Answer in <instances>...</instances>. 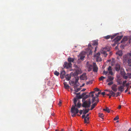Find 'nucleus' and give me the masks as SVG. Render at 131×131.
I'll use <instances>...</instances> for the list:
<instances>
[{
    "instance_id": "f257e3e1",
    "label": "nucleus",
    "mask_w": 131,
    "mask_h": 131,
    "mask_svg": "<svg viewBox=\"0 0 131 131\" xmlns=\"http://www.w3.org/2000/svg\"><path fill=\"white\" fill-rule=\"evenodd\" d=\"M131 53H128L123 57V61L124 64H127L128 65L131 67Z\"/></svg>"
},
{
    "instance_id": "f03ea898",
    "label": "nucleus",
    "mask_w": 131,
    "mask_h": 131,
    "mask_svg": "<svg viewBox=\"0 0 131 131\" xmlns=\"http://www.w3.org/2000/svg\"><path fill=\"white\" fill-rule=\"evenodd\" d=\"M82 104V106L83 107L88 108L90 107L91 102L90 99H89L84 101L83 102Z\"/></svg>"
},
{
    "instance_id": "7ed1b4c3",
    "label": "nucleus",
    "mask_w": 131,
    "mask_h": 131,
    "mask_svg": "<svg viewBox=\"0 0 131 131\" xmlns=\"http://www.w3.org/2000/svg\"><path fill=\"white\" fill-rule=\"evenodd\" d=\"M79 112V110L77 108H75L73 106V107L71 108V112L72 114V117L74 116L75 115Z\"/></svg>"
},
{
    "instance_id": "20e7f679",
    "label": "nucleus",
    "mask_w": 131,
    "mask_h": 131,
    "mask_svg": "<svg viewBox=\"0 0 131 131\" xmlns=\"http://www.w3.org/2000/svg\"><path fill=\"white\" fill-rule=\"evenodd\" d=\"M100 53L99 52L94 55V57L96 58L97 62H100L102 61V59L100 56Z\"/></svg>"
},
{
    "instance_id": "39448f33",
    "label": "nucleus",
    "mask_w": 131,
    "mask_h": 131,
    "mask_svg": "<svg viewBox=\"0 0 131 131\" xmlns=\"http://www.w3.org/2000/svg\"><path fill=\"white\" fill-rule=\"evenodd\" d=\"M64 68H69L71 67L72 64L71 62L68 63L67 62H64L63 65Z\"/></svg>"
},
{
    "instance_id": "423d86ee",
    "label": "nucleus",
    "mask_w": 131,
    "mask_h": 131,
    "mask_svg": "<svg viewBox=\"0 0 131 131\" xmlns=\"http://www.w3.org/2000/svg\"><path fill=\"white\" fill-rule=\"evenodd\" d=\"M122 36H118L113 40V41L115 44L117 43L118 41H119L122 38Z\"/></svg>"
},
{
    "instance_id": "0eeeda50",
    "label": "nucleus",
    "mask_w": 131,
    "mask_h": 131,
    "mask_svg": "<svg viewBox=\"0 0 131 131\" xmlns=\"http://www.w3.org/2000/svg\"><path fill=\"white\" fill-rule=\"evenodd\" d=\"M93 71L95 72H97L98 70V68L96 63L95 62L93 63Z\"/></svg>"
},
{
    "instance_id": "6e6552de",
    "label": "nucleus",
    "mask_w": 131,
    "mask_h": 131,
    "mask_svg": "<svg viewBox=\"0 0 131 131\" xmlns=\"http://www.w3.org/2000/svg\"><path fill=\"white\" fill-rule=\"evenodd\" d=\"M80 79L81 80H86L87 79V78L86 76L85 73H84L81 75L80 77Z\"/></svg>"
},
{
    "instance_id": "1a4fd4ad",
    "label": "nucleus",
    "mask_w": 131,
    "mask_h": 131,
    "mask_svg": "<svg viewBox=\"0 0 131 131\" xmlns=\"http://www.w3.org/2000/svg\"><path fill=\"white\" fill-rule=\"evenodd\" d=\"M112 90L114 92H116L117 91V85L115 84H113L111 87Z\"/></svg>"
},
{
    "instance_id": "9d476101",
    "label": "nucleus",
    "mask_w": 131,
    "mask_h": 131,
    "mask_svg": "<svg viewBox=\"0 0 131 131\" xmlns=\"http://www.w3.org/2000/svg\"><path fill=\"white\" fill-rule=\"evenodd\" d=\"M65 74V71L64 70L62 71L61 72L60 74V76L61 78L63 79L64 78V77L66 76Z\"/></svg>"
},
{
    "instance_id": "9b49d317",
    "label": "nucleus",
    "mask_w": 131,
    "mask_h": 131,
    "mask_svg": "<svg viewBox=\"0 0 131 131\" xmlns=\"http://www.w3.org/2000/svg\"><path fill=\"white\" fill-rule=\"evenodd\" d=\"M85 56H84V54H83L82 53H80L79 54V56H78L79 59L82 60H83L84 58H85Z\"/></svg>"
},
{
    "instance_id": "f8f14e48",
    "label": "nucleus",
    "mask_w": 131,
    "mask_h": 131,
    "mask_svg": "<svg viewBox=\"0 0 131 131\" xmlns=\"http://www.w3.org/2000/svg\"><path fill=\"white\" fill-rule=\"evenodd\" d=\"M115 69L116 71H119L120 69V65L118 63H116L115 65Z\"/></svg>"
},
{
    "instance_id": "ddd939ff",
    "label": "nucleus",
    "mask_w": 131,
    "mask_h": 131,
    "mask_svg": "<svg viewBox=\"0 0 131 131\" xmlns=\"http://www.w3.org/2000/svg\"><path fill=\"white\" fill-rule=\"evenodd\" d=\"M114 77L111 76H108L106 81L107 82H109L111 81H112L114 79Z\"/></svg>"
},
{
    "instance_id": "4468645a",
    "label": "nucleus",
    "mask_w": 131,
    "mask_h": 131,
    "mask_svg": "<svg viewBox=\"0 0 131 131\" xmlns=\"http://www.w3.org/2000/svg\"><path fill=\"white\" fill-rule=\"evenodd\" d=\"M77 98H74L73 100V102L74 104V105H72V106L71 108H72L73 107V106L75 108V107L77 106Z\"/></svg>"
},
{
    "instance_id": "2eb2a0df",
    "label": "nucleus",
    "mask_w": 131,
    "mask_h": 131,
    "mask_svg": "<svg viewBox=\"0 0 131 131\" xmlns=\"http://www.w3.org/2000/svg\"><path fill=\"white\" fill-rule=\"evenodd\" d=\"M123 86H120L118 87V90L121 92H122L124 90Z\"/></svg>"
},
{
    "instance_id": "dca6fc26",
    "label": "nucleus",
    "mask_w": 131,
    "mask_h": 131,
    "mask_svg": "<svg viewBox=\"0 0 131 131\" xmlns=\"http://www.w3.org/2000/svg\"><path fill=\"white\" fill-rule=\"evenodd\" d=\"M116 54L119 55V56H122V51L121 50H119L116 53Z\"/></svg>"
},
{
    "instance_id": "f3484780",
    "label": "nucleus",
    "mask_w": 131,
    "mask_h": 131,
    "mask_svg": "<svg viewBox=\"0 0 131 131\" xmlns=\"http://www.w3.org/2000/svg\"><path fill=\"white\" fill-rule=\"evenodd\" d=\"M65 78L66 79L67 81H69L71 78V76L69 74H67L65 76Z\"/></svg>"
},
{
    "instance_id": "a211bd4d",
    "label": "nucleus",
    "mask_w": 131,
    "mask_h": 131,
    "mask_svg": "<svg viewBox=\"0 0 131 131\" xmlns=\"http://www.w3.org/2000/svg\"><path fill=\"white\" fill-rule=\"evenodd\" d=\"M63 85L64 88L66 89H68L69 88V85L67 84V83L66 82H64L63 83Z\"/></svg>"
},
{
    "instance_id": "6ab92c4d",
    "label": "nucleus",
    "mask_w": 131,
    "mask_h": 131,
    "mask_svg": "<svg viewBox=\"0 0 131 131\" xmlns=\"http://www.w3.org/2000/svg\"><path fill=\"white\" fill-rule=\"evenodd\" d=\"M93 43L92 44V46H94L97 45L98 44V40H95L93 41Z\"/></svg>"
},
{
    "instance_id": "aec40b11",
    "label": "nucleus",
    "mask_w": 131,
    "mask_h": 131,
    "mask_svg": "<svg viewBox=\"0 0 131 131\" xmlns=\"http://www.w3.org/2000/svg\"><path fill=\"white\" fill-rule=\"evenodd\" d=\"M90 95L89 94V95H86L83 97V99L82 100V102H83V101H84L85 100L88 98V97H90Z\"/></svg>"
},
{
    "instance_id": "412c9836",
    "label": "nucleus",
    "mask_w": 131,
    "mask_h": 131,
    "mask_svg": "<svg viewBox=\"0 0 131 131\" xmlns=\"http://www.w3.org/2000/svg\"><path fill=\"white\" fill-rule=\"evenodd\" d=\"M74 60V58H69L68 59V61L69 62L71 63V62H73Z\"/></svg>"
},
{
    "instance_id": "4be33fe9",
    "label": "nucleus",
    "mask_w": 131,
    "mask_h": 131,
    "mask_svg": "<svg viewBox=\"0 0 131 131\" xmlns=\"http://www.w3.org/2000/svg\"><path fill=\"white\" fill-rule=\"evenodd\" d=\"M89 120V117H85L84 119V122L85 123H87V124H88L89 123V122H88L87 121H88Z\"/></svg>"
},
{
    "instance_id": "5701e85b",
    "label": "nucleus",
    "mask_w": 131,
    "mask_h": 131,
    "mask_svg": "<svg viewBox=\"0 0 131 131\" xmlns=\"http://www.w3.org/2000/svg\"><path fill=\"white\" fill-rule=\"evenodd\" d=\"M128 39L127 37H124V38L122 39V41H121V43H122L123 42H124L125 41H127Z\"/></svg>"
},
{
    "instance_id": "b1692460",
    "label": "nucleus",
    "mask_w": 131,
    "mask_h": 131,
    "mask_svg": "<svg viewBox=\"0 0 131 131\" xmlns=\"http://www.w3.org/2000/svg\"><path fill=\"white\" fill-rule=\"evenodd\" d=\"M105 91H108L109 92L110 94H111L112 95L114 94V92H113L112 90H110L108 89H106L104 90Z\"/></svg>"
},
{
    "instance_id": "393cba45",
    "label": "nucleus",
    "mask_w": 131,
    "mask_h": 131,
    "mask_svg": "<svg viewBox=\"0 0 131 131\" xmlns=\"http://www.w3.org/2000/svg\"><path fill=\"white\" fill-rule=\"evenodd\" d=\"M69 84L72 85L73 86L75 85V82L74 81H69Z\"/></svg>"
},
{
    "instance_id": "a878e982",
    "label": "nucleus",
    "mask_w": 131,
    "mask_h": 131,
    "mask_svg": "<svg viewBox=\"0 0 131 131\" xmlns=\"http://www.w3.org/2000/svg\"><path fill=\"white\" fill-rule=\"evenodd\" d=\"M103 110L106 111L108 113H109L110 112V109L107 107H106L105 108L103 109Z\"/></svg>"
},
{
    "instance_id": "bb28decb",
    "label": "nucleus",
    "mask_w": 131,
    "mask_h": 131,
    "mask_svg": "<svg viewBox=\"0 0 131 131\" xmlns=\"http://www.w3.org/2000/svg\"><path fill=\"white\" fill-rule=\"evenodd\" d=\"M90 110V109H85L84 110V111L83 112V114H86L89 112Z\"/></svg>"
},
{
    "instance_id": "cd10ccee",
    "label": "nucleus",
    "mask_w": 131,
    "mask_h": 131,
    "mask_svg": "<svg viewBox=\"0 0 131 131\" xmlns=\"http://www.w3.org/2000/svg\"><path fill=\"white\" fill-rule=\"evenodd\" d=\"M75 84H77V83L78 82L79 79V78L78 77V76H76L75 78Z\"/></svg>"
},
{
    "instance_id": "c85d7f7f",
    "label": "nucleus",
    "mask_w": 131,
    "mask_h": 131,
    "mask_svg": "<svg viewBox=\"0 0 131 131\" xmlns=\"http://www.w3.org/2000/svg\"><path fill=\"white\" fill-rule=\"evenodd\" d=\"M101 53L102 54H104L105 57H106L107 56V53H106V52L105 51H102L101 52Z\"/></svg>"
},
{
    "instance_id": "c756f323",
    "label": "nucleus",
    "mask_w": 131,
    "mask_h": 131,
    "mask_svg": "<svg viewBox=\"0 0 131 131\" xmlns=\"http://www.w3.org/2000/svg\"><path fill=\"white\" fill-rule=\"evenodd\" d=\"M54 74L57 76H58L59 74V73L57 71H55L54 72Z\"/></svg>"
},
{
    "instance_id": "7c9ffc66",
    "label": "nucleus",
    "mask_w": 131,
    "mask_h": 131,
    "mask_svg": "<svg viewBox=\"0 0 131 131\" xmlns=\"http://www.w3.org/2000/svg\"><path fill=\"white\" fill-rule=\"evenodd\" d=\"M81 103L79 102H78L77 104V106L78 108H80L81 106Z\"/></svg>"
},
{
    "instance_id": "2f4dec72",
    "label": "nucleus",
    "mask_w": 131,
    "mask_h": 131,
    "mask_svg": "<svg viewBox=\"0 0 131 131\" xmlns=\"http://www.w3.org/2000/svg\"><path fill=\"white\" fill-rule=\"evenodd\" d=\"M103 37L106 39H109L111 37V36L110 35H107L106 36H105Z\"/></svg>"
},
{
    "instance_id": "473e14b6",
    "label": "nucleus",
    "mask_w": 131,
    "mask_h": 131,
    "mask_svg": "<svg viewBox=\"0 0 131 131\" xmlns=\"http://www.w3.org/2000/svg\"><path fill=\"white\" fill-rule=\"evenodd\" d=\"M105 78H106L105 77L102 76L99 78V79L100 81H102L104 79H105Z\"/></svg>"
},
{
    "instance_id": "72a5a7b5",
    "label": "nucleus",
    "mask_w": 131,
    "mask_h": 131,
    "mask_svg": "<svg viewBox=\"0 0 131 131\" xmlns=\"http://www.w3.org/2000/svg\"><path fill=\"white\" fill-rule=\"evenodd\" d=\"M99 117H101L102 118V117L104 116V115L102 113H99Z\"/></svg>"
},
{
    "instance_id": "f704fd0d",
    "label": "nucleus",
    "mask_w": 131,
    "mask_h": 131,
    "mask_svg": "<svg viewBox=\"0 0 131 131\" xmlns=\"http://www.w3.org/2000/svg\"><path fill=\"white\" fill-rule=\"evenodd\" d=\"M81 89L80 88H79L77 89H76L74 90L75 92H78Z\"/></svg>"
},
{
    "instance_id": "c9c22d12",
    "label": "nucleus",
    "mask_w": 131,
    "mask_h": 131,
    "mask_svg": "<svg viewBox=\"0 0 131 131\" xmlns=\"http://www.w3.org/2000/svg\"><path fill=\"white\" fill-rule=\"evenodd\" d=\"M96 97H93L92 98V103H93L94 102L95 100V99H96Z\"/></svg>"
},
{
    "instance_id": "e433bc0d",
    "label": "nucleus",
    "mask_w": 131,
    "mask_h": 131,
    "mask_svg": "<svg viewBox=\"0 0 131 131\" xmlns=\"http://www.w3.org/2000/svg\"><path fill=\"white\" fill-rule=\"evenodd\" d=\"M127 74L129 78H131V73H127Z\"/></svg>"
},
{
    "instance_id": "4c0bfd02",
    "label": "nucleus",
    "mask_w": 131,
    "mask_h": 131,
    "mask_svg": "<svg viewBox=\"0 0 131 131\" xmlns=\"http://www.w3.org/2000/svg\"><path fill=\"white\" fill-rule=\"evenodd\" d=\"M121 94V93L118 92L116 93V97H118L120 96Z\"/></svg>"
},
{
    "instance_id": "58836bf2",
    "label": "nucleus",
    "mask_w": 131,
    "mask_h": 131,
    "mask_svg": "<svg viewBox=\"0 0 131 131\" xmlns=\"http://www.w3.org/2000/svg\"><path fill=\"white\" fill-rule=\"evenodd\" d=\"M117 82L118 84V85H121L122 83V81H119L117 80Z\"/></svg>"
},
{
    "instance_id": "ea45409f",
    "label": "nucleus",
    "mask_w": 131,
    "mask_h": 131,
    "mask_svg": "<svg viewBox=\"0 0 131 131\" xmlns=\"http://www.w3.org/2000/svg\"><path fill=\"white\" fill-rule=\"evenodd\" d=\"M110 82L108 83L107 85H110L112 84L113 83V81H111Z\"/></svg>"
},
{
    "instance_id": "a19ab883",
    "label": "nucleus",
    "mask_w": 131,
    "mask_h": 131,
    "mask_svg": "<svg viewBox=\"0 0 131 131\" xmlns=\"http://www.w3.org/2000/svg\"><path fill=\"white\" fill-rule=\"evenodd\" d=\"M93 65H89L88 66V68H90L92 69L93 68Z\"/></svg>"
},
{
    "instance_id": "79ce46f5",
    "label": "nucleus",
    "mask_w": 131,
    "mask_h": 131,
    "mask_svg": "<svg viewBox=\"0 0 131 131\" xmlns=\"http://www.w3.org/2000/svg\"><path fill=\"white\" fill-rule=\"evenodd\" d=\"M110 94L111 95H109V98H111L112 96L113 97H114L115 95V93H114V94H113V95H112L111 94Z\"/></svg>"
},
{
    "instance_id": "37998d69",
    "label": "nucleus",
    "mask_w": 131,
    "mask_h": 131,
    "mask_svg": "<svg viewBox=\"0 0 131 131\" xmlns=\"http://www.w3.org/2000/svg\"><path fill=\"white\" fill-rule=\"evenodd\" d=\"M95 106L94 105V104H92V105L91 106V109H90V110H93L94 108L95 107Z\"/></svg>"
},
{
    "instance_id": "c03bdc74",
    "label": "nucleus",
    "mask_w": 131,
    "mask_h": 131,
    "mask_svg": "<svg viewBox=\"0 0 131 131\" xmlns=\"http://www.w3.org/2000/svg\"><path fill=\"white\" fill-rule=\"evenodd\" d=\"M73 86V88L74 90L77 88L78 85L77 84H75V85Z\"/></svg>"
},
{
    "instance_id": "a18cd8bd",
    "label": "nucleus",
    "mask_w": 131,
    "mask_h": 131,
    "mask_svg": "<svg viewBox=\"0 0 131 131\" xmlns=\"http://www.w3.org/2000/svg\"><path fill=\"white\" fill-rule=\"evenodd\" d=\"M107 70L108 71H110L111 70H112L111 67L110 66H109Z\"/></svg>"
},
{
    "instance_id": "49530a36",
    "label": "nucleus",
    "mask_w": 131,
    "mask_h": 131,
    "mask_svg": "<svg viewBox=\"0 0 131 131\" xmlns=\"http://www.w3.org/2000/svg\"><path fill=\"white\" fill-rule=\"evenodd\" d=\"M108 73V71H105V70L103 71V74H105L106 75Z\"/></svg>"
},
{
    "instance_id": "de8ad7c7",
    "label": "nucleus",
    "mask_w": 131,
    "mask_h": 131,
    "mask_svg": "<svg viewBox=\"0 0 131 131\" xmlns=\"http://www.w3.org/2000/svg\"><path fill=\"white\" fill-rule=\"evenodd\" d=\"M119 117L118 116H117L114 119V121H116L117 119H118Z\"/></svg>"
},
{
    "instance_id": "09e8293b",
    "label": "nucleus",
    "mask_w": 131,
    "mask_h": 131,
    "mask_svg": "<svg viewBox=\"0 0 131 131\" xmlns=\"http://www.w3.org/2000/svg\"><path fill=\"white\" fill-rule=\"evenodd\" d=\"M108 73L112 75H113V72L112 70H111L110 71H109Z\"/></svg>"
},
{
    "instance_id": "8fccbe9b",
    "label": "nucleus",
    "mask_w": 131,
    "mask_h": 131,
    "mask_svg": "<svg viewBox=\"0 0 131 131\" xmlns=\"http://www.w3.org/2000/svg\"><path fill=\"white\" fill-rule=\"evenodd\" d=\"M86 93H82V96L83 97H84L86 94Z\"/></svg>"
},
{
    "instance_id": "3c124183",
    "label": "nucleus",
    "mask_w": 131,
    "mask_h": 131,
    "mask_svg": "<svg viewBox=\"0 0 131 131\" xmlns=\"http://www.w3.org/2000/svg\"><path fill=\"white\" fill-rule=\"evenodd\" d=\"M123 78L125 79H126L128 78V76L125 75H124Z\"/></svg>"
},
{
    "instance_id": "603ef678",
    "label": "nucleus",
    "mask_w": 131,
    "mask_h": 131,
    "mask_svg": "<svg viewBox=\"0 0 131 131\" xmlns=\"http://www.w3.org/2000/svg\"><path fill=\"white\" fill-rule=\"evenodd\" d=\"M95 91H100L99 89L97 88H95Z\"/></svg>"
},
{
    "instance_id": "864d4df0",
    "label": "nucleus",
    "mask_w": 131,
    "mask_h": 131,
    "mask_svg": "<svg viewBox=\"0 0 131 131\" xmlns=\"http://www.w3.org/2000/svg\"><path fill=\"white\" fill-rule=\"evenodd\" d=\"M79 113L80 115H81L83 113V110H80L79 111Z\"/></svg>"
},
{
    "instance_id": "5fc2aeb1",
    "label": "nucleus",
    "mask_w": 131,
    "mask_h": 131,
    "mask_svg": "<svg viewBox=\"0 0 131 131\" xmlns=\"http://www.w3.org/2000/svg\"><path fill=\"white\" fill-rule=\"evenodd\" d=\"M115 35H113V36H111L110 38H111V39H113L114 38V37H115Z\"/></svg>"
},
{
    "instance_id": "6e6d98bb",
    "label": "nucleus",
    "mask_w": 131,
    "mask_h": 131,
    "mask_svg": "<svg viewBox=\"0 0 131 131\" xmlns=\"http://www.w3.org/2000/svg\"><path fill=\"white\" fill-rule=\"evenodd\" d=\"M82 97H83L81 95H80L79 96L78 98L79 99H80Z\"/></svg>"
},
{
    "instance_id": "4d7b16f0",
    "label": "nucleus",
    "mask_w": 131,
    "mask_h": 131,
    "mask_svg": "<svg viewBox=\"0 0 131 131\" xmlns=\"http://www.w3.org/2000/svg\"><path fill=\"white\" fill-rule=\"evenodd\" d=\"M74 94H76L77 95H79L80 94V92H79V93H76V92H74Z\"/></svg>"
},
{
    "instance_id": "13d9d810",
    "label": "nucleus",
    "mask_w": 131,
    "mask_h": 131,
    "mask_svg": "<svg viewBox=\"0 0 131 131\" xmlns=\"http://www.w3.org/2000/svg\"><path fill=\"white\" fill-rule=\"evenodd\" d=\"M61 101H59V103H58V105L59 106H60L61 105Z\"/></svg>"
},
{
    "instance_id": "bf43d9fd",
    "label": "nucleus",
    "mask_w": 131,
    "mask_h": 131,
    "mask_svg": "<svg viewBox=\"0 0 131 131\" xmlns=\"http://www.w3.org/2000/svg\"><path fill=\"white\" fill-rule=\"evenodd\" d=\"M95 91H92L89 93L90 94H93L95 93Z\"/></svg>"
},
{
    "instance_id": "052dcab7",
    "label": "nucleus",
    "mask_w": 131,
    "mask_h": 131,
    "mask_svg": "<svg viewBox=\"0 0 131 131\" xmlns=\"http://www.w3.org/2000/svg\"><path fill=\"white\" fill-rule=\"evenodd\" d=\"M101 94L103 95H104L105 94V92H103L101 93Z\"/></svg>"
},
{
    "instance_id": "680f3d73",
    "label": "nucleus",
    "mask_w": 131,
    "mask_h": 131,
    "mask_svg": "<svg viewBox=\"0 0 131 131\" xmlns=\"http://www.w3.org/2000/svg\"><path fill=\"white\" fill-rule=\"evenodd\" d=\"M85 114L83 115L82 116V118H84H84L85 117Z\"/></svg>"
},
{
    "instance_id": "e2e57ef3",
    "label": "nucleus",
    "mask_w": 131,
    "mask_h": 131,
    "mask_svg": "<svg viewBox=\"0 0 131 131\" xmlns=\"http://www.w3.org/2000/svg\"><path fill=\"white\" fill-rule=\"evenodd\" d=\"M92 69H90V68H88V71L89 72L90 71L92 70Z\"/></svg>"
},
{
    "instance_id": "0e129e2a",
    "label": "nucleus",
    "mask_w": 131,
    "mask_h": 131,
    "mask_svg": "<svg viewBox=\"0 0 131 131\" xmlns=\"http://www.w3.org/2000/svg\"><path fill=\"white\" fill-rule=\"evenodd\" d=\"M92 50H90V52L89 53V54H92Z\"/></svg>"
},
{
    "instance_id": "69168bd1",
    "label": "nucleus",
    "mask_w": 131,
    "mask_h": 131,
    "mask_svg": "<svg viewBox=\"0 0 131 131\" xmlns=\"http://www.w3.org/2000/svg\"><path fill=\"white\" fill-rule=\"evenodd\" d=\"M95 95H96V98H97V97H99V95H98V94H95Z\"/></svg>"
},
{
    "instance_id": "338daca9",
    "label": "nucleus",
    "mask_w": 131,
    "mask_h": 131,
    "mask_svg": "<svg viewBox=\"0 0 131 131\" xmlns=\"http://www.w3.org/2000/svg\"><path fill=\"white\" fill-rule=\"evenodd\" d=\"M127 81L126 80H125L123 82V83L125 84L126 82Z\"/></svg>"
},
{
    "instance_id": "774afa93",
    "label": "nucleus",
    "mask_w": 131,
    "mask_h": 131,
    "mask_svg": "<svg viewBox=\"0 0 131 131\" xmlns=\"http://www.w3.org/2000/svg\"><path fill=\"white\" fill-rule=\"evenodd\" d=\"M86 90V89H83L81 91H84Z\"/></svg>"
}]
</instances>
